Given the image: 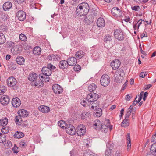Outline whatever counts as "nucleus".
Returning a JSON list of instances; mask_svg holds the SVG:
<instances>
[{
	"label": "nucleus",
	"instance_id": "obj_60",
	"mask_svg": "<svg viewBox=\"0 0 156 156\" xmlns=\"http://www.w3.org/2000/svg\"><path fill=\"white\" fill-rule=\"evenodd\" d=\"M138 96L139 95H137L136 98H135L134 101L133 102V103L132 105L135 106L140 101H139V100H137V99L138 98Z\"/></svg>",
	"mask_w": 156,
	"mask_h": 156
},
{
	"label": "nucleus",
	"instance_id": "obj_10",
	"mask_svg": "<svg viewBox=\"0 0 156 156\" xmlns=\"http://www.w3.org/2000/svg\"><path fill=\"white\" fill-rule=\"evenodd\" d=\"M16 80L12 76L9 77L7 80V84L9 87L14 86L16 85Z\"/></svg>",
	"mask_w": 156,
	"mask_h": 156
},
{
	"label": "nucleus",
	"instance_id": "obj_62",
	"mask_svg": "<svg viewBox=\"0 0 156 156\" xmlns=\"http://www.w3.org/2000/svg\"><path fill=\"white\" fill-rule=\"evenodd\" d=\"M121 152L120 151L117 150L115 152L113 156H120Z\"/></svg>",
	"mask_w": 156,
	"mask_h": 156
},
{
	"label": "nucleus",
	"instance_id": "obj_38",
	"mask_svg": "<svg viewBox=\"0 0 156 156\" xmlns=\"http://www.w3.org/2000/svg\"><path fill=\"white\" fill-rule=\"evenodd\" d=\"M96 86L94 84L92 83L88 86V89L90 92H92L96 89Z\"/></svg>",
	"mask_w": 156,
	"mask_h": 156
},
{
	"label": "nucleus",
	"instance_id": "obj_30",
	"mask_svg": "<svg viewBox=\"0 0 156 156\" xmlns=\"http://www.w3.org/2000/svg\"><path fill=\"white\" fill-rule=\"evenodd\" d=\"M8 123V119L6 117L2 118L0 120V125L5 126Z\"/></svg>",
	"mask_w": 156,
	"mask_h": 156
},
{
	"label": "nucleus",
	"instance_id": "obj_34",
	"mask_svg": "<svg viewBox=\"0 0 156 156\" xmlns=\"http://www.w3.org/2000/svg\"><path fill=\"white\" fill-rule=\"evenodd\" d=\"M112 36L109 34L106 35L104 38V41L106 43L110 42L112 40Z\"/></svg>",
	"mask_w": 156,
	"mask_h": 156
},
{
	"label": "nucleus",
	"instance_id": "obj_41",
	"mask_svg": "<svg viewBox=\"0 0 156 156\" xmlns=\"http://www.w3.org/2000/svg\"><path fill=\"white\" fill-rule=\"evenodd\" d=\"M129 125V123L128 122V119H125L121 124V126L125 127L128 126Z\"/></svg>",
	"mask_w": 156,
	"mask_h": 156
},
{
	"label": "nucleus",
	"instance_id": "obj_40",
	"mask_svg": "<svg viewBox=\"0 0 156 156\" xmlns=\"http://www.w3.org/2000/svg\"><path fill=\"white\" fill-rule=\"evenodd\" d=\"M15 121L16 124L20 125V123L22 121L21 117L19 115L16 116L15 118Z\"/></svg>",
	"mask_w": 156,
	"mask_h": 156
},
{
	"label": "nucleus",
	"instance_id": "obj_31",
	"mask_svg": "<svg viewBox=\"0 0 156 156\" xmlns=\"http://www.w3.org/2000/svg\"><path fill=\"white\" fill-rule=\"evenodd\" d=\"M115 74L116 75L119 76L124 77V73L123 69H119L116 71Z\"/></svg>",
	"mask_w": 156,
	"mask_h": 156
},
{
	"label": "nucleus",
	"instance_id": "obj_4",
	"mask_svg": "<svg viewBox=\"0 0 156 156\" xmlns=\"http://www.w3.org/2000/svg\"><path fill=\"white\" fill-rule=\"evenodd\" d=\"M110 82V77L107 75L105 74L102 76L100 82L102 86H107L109 84Z\"/></svg>",
	"mask_w": 156,
	"mask_h": 156
},
{
	"label": "nucleus",
	"instance_id": "obj_43",
	"mask_svg": "<svg viewBox=\"0 0 156 156\" xmlns=\"http://www.w3.org/2000/svg\"><path fill=\"white\" fill-rule=\"evenodd\" d=\"M123 79V77L119 76L116 75L115 77V81L118 83H120L122 81Z\"/></svg>",
	"mask_w": 156,
	"mask_h": 156
},
{
	"label": "nucleus",
	"instance_id": "obj_57",
	"mask_svg": "<svg viewBox=\"0 0 156 156\" xmlns=\"http://www.w3.org/2000/svg\"><path fill=\"white\" fill-rule=\"evenodd\" d=\"M47 67H48L51 71L54 70L55 67L51 64H48Z\"/></svg>",
	"mask_w": 156,
	"mask_h": 156
},
{
	"label": "nucleus",
	"instance_id": "obj_58",
	"mask_svg": "<svg viewBox=\"0 0 156 156\" xmlns=\"http://www.w3.org/2000/svg\"><path fill=\"white\" fill-rule=\"evenodd\" d=\"M18 4L21 5H23L26 3V0H16Z\"/></svg>",
	"mask_w": 156,
	"mask_h": 156
},
{
	"label": "nucleus",
	"instance_id": "obj_61",
	"mask_svg": "<svg viewBox=\"0 0 156 156\" xmlns=\"http://www.w3.org/2000/svg\"><path fill=\"white\" fill-rule=\"evenodd\" d=\"M80 103L83 107H85L86 106L88 105L87 103L86 102V101L84 100L81 101Z\"/></svg>",
	"mask_w": 156,
	"mask_h": 156
},
{
	"label": "nucleus",
	"instance_id": "obj_7",
	"mask_svg": "<svg viewBox=\"0 0 156 156\" xmlns=\"http://www.w3.org/2000/svg\"><path fill=\"white\" fill-rule=\"evenodd\" d=\"M86 132V128L84 125L80 124L78 126L76 132L78 136H83L85 134Z\"/></svg>",
	"mask_w": 156,
	"mask_h": 156
},
{
	"label": "nucleus",
	"instance_id": "obj_33",
	"mask_svg": "<svg viewBox=\"0 0 156 156\" xmlns=\"http://www.w3.org/2000/svg\"><path fill=\"white\" fill-rule=\"evenodd\" d=\"M85 53L82 51H78L75 54V56L78 59L82 58L84 55Z\"/></svg>",
	"mask_w": 156,
	"mask_h": 156
},
{
	"label": "nucleus",
	"instance_id": "obj_28",
	"mask_svg": "<svg viewBox=\"0 0 156 156\" xmlns=\"http://www.w3.org/2000/svg\"><path fill=\"white\" fill-rule=\"evenodd\" d=\"M41 49L38 46L35 47L33 50V53L34 54L36 55H39L41 54Z\"/></svg>",
	"mask_w": 156,
	"mask_h": 156
},
{
	"label": "nucleus",
	"instance_id": "obj_21",
	"mask_svg": "<svg viewBox=\"0 0 156 156\" xmlns=\"http://www.w3.org/2000/svg\"><path fill=\"white\" fill-rule=\"evenodd\" d=\"M42 74L47 75H51L52 73L51 71L47 67H44L42 68Z\"/></svg>",
	"mask_w": 156,
	"mask_h": 156
},
{
	"label": "nucleus",
	"instance_id": "obj_47",
	"mask_svg": "<svg viewBox=\"0 0 156 156\" xmlns=\"http://www.w3.org/2000/svg\"><path fill=\"white\" fill-rule=\"evenodd\" d=\"M9 68L11 70H14L16 68V65L12 62H11L9 66Z\"/></svg>",
	"mask_w": 156,
	"mask_h": 156
},
{
	"label": "nucleus",
	"instance_id": "obj_2",
	"mask_svg": "<svg viewBox=\"0 0 156 156\" xmlns=\"http://www.w3.org/2000/svg\"><path fill=\"white\" fill-rule=\"evenodd\" d=\"M99 98V95L96 93H90L86 97V99L90 104H92Z\"/></svg>",
	"mask_w": 156,
	"mask_h": 156
},
{
	"label": "nucleus",
	"instance_id": "obj_19",
	"mask_svg": "<svg viewBox=\"0 0 156 156\" xmlns=\"http://www.w3.org/2000/svg\"><path fill=\"white\" fill-rule=\"evenodd\" d=\"M11 51L14 55H19L22 51L21 48L20 47H14L11 49Z\"/></svg>",
	"mask_w": 156,
	"mask_h": 156
},
{
	"label": "nucleus",
	"instance_id": "obj_27",
	"mask_svg": "<svg viewBox=\"0 0 156 156\" xmlns=\"http://www.w3.org/2000/svg\"><path fill=\"white\" fill-rule=\"evenodd\" d=\"M127 150L128 151L130 150L131 147V140L130 138V134L128 133L127 135Z\"/></svg>",
	"mask_w": 156,
	"mask_h": 156
},
{
	"label": "nucleus",
	"instance_id": "obj_45",
	"mask_svg": "<svg viewBox=\"0 0 156 156\" xmlns=\"http://www.w3.org/2000/svg\"><path fill=\"white\" fill-rule=\"evenodd\" d=\"M6 88L4 86L0 87V95L3 94L6 90Z\"/></svg>",
	"mask_w": 156,
	"mask_h": 156
},
{
	"label": "nucleus",
	"instance_id": "obj_56",
	"mask_svg": "<svg viewBox=\"0 0 156 156\" xmlns=\"http://www.w3.org/2000/svg\"><path fill=\"white\" fill-rule=\"evenodd\" d=\"M151 141V142H156V132L154 135L152 136Z\"/></svg>",
	"mask_w": 156,
	"mask_h": 156
},
{
	"label": "nucleus",
	"instance_id": "obj_44",
	"mask_svg": "<svg viewBox=\"0 0 156 156\" xmlns=\"http://www.w3.org/2000/svg\"><path fill=\"white\" fill-rule=\"evenodd\" d=\"M19 38L22 41H25L27 40V37L26 35L22 33L20 35Z\"/></svg>",
	"mask_w": 156,
	"mask_h": 156
},
{
	"label": "nucleus",
	"instance_id": "obj_25",
	"mask_svg": "<svg viewBox=\"0 0 156 156\" xmlns=\"http://www.w3.org/2000/svg\"><path fill=\"white\" fill-rule=\"evenodd\" d=\"M12 6V5L11 2H7L4 3L3 6V9L6 11L10 9Z\"/></svg>",
	"mask_w": 156,
	"mask_h": 156
},
{
	"label": "nucleus",
	"instance_id": "obj_63",
	"mask_svg": "<svg viewBox=\"0 0 156 156\" xmlns=\"http://www.w3.org/2000/svg\"><path fill=\"white\" fill-rule=\"evenodd\" d=\"M6 144L8 148H10L12 146V143L10 141L7 140Z\"/></svg>",
	"mask_w": 156,
	"mask_h": 156
},
{
	"label": "nucleus",
	"instance_id": "obj_39",
	"mask_svg": "<svg viewBox=\"0 0 156 156\" xmlns=\"http://www.w3.org/2000/svg\"><path fill=\"white\" fill-rule=\"evenodd\" d=\"M151 152L152 154L154 153L155 154H156V142H154L151 146Z\"/></svg>",
	"mask_w": 156,
	"mask_h": 156
},
{
	"label": "nucleus",
	"instance_id": "obj_8",
	"mask_svg": "<svg viewBox=\"0 0 156 156\" xmlns=\"http://www.w3.org/2000/svg\"><path fill=\"white\" fill-rule=\"evenodd\" d=\"M52 88L54 92L56 94H61L63 91L62 87L57 84L53 85Z\"/></svg>",
	"mask_w": 156,
	"mask_h": 156
},
{
	"label": "nucleus",
	"instance_id": "obj_5",
	"mask_svg": "<svg viewBox=\"0 0 156 156\" xmlns=\"http://www.w3.org/2000/svg\"><path fill=\"white\" fill-rule=\"evenodd\" d=\"M65 129L66 133L69 134L73 135L75 134L76 131L75 129L73 126L70 124H67Z\"/></svg>",
	"mask_w": 156,
	"mask_h": 156
},
{
	"label": "nucleus",
	"instance_id": "obj_37",
	"mask_svg": "<svg viewBox=\"0 0 156 156\" xmlns=\"http://www.w3.org/2000/svg\"><path fill=\"white\" fill-rule=\"evenodd\" d=\"M24 135V134L22 132L17 131L14 135V137L17 138H20L23 137Z\"/></svg>",
	"mask_w": 156,
	"mask_h": 156
},
{
	"label": "nucleus",
	"instance_id": "obj_11",
	"mask_svg": "<svg viewBox=\"0 0 156 156\" xmlns=\"http://www.w3.org/2000/svg\"><path fill=\"white\" fill-rule=\"evenodd\" d=\"M9 98L7 95H3L0 99L1 103L3 105H7L9 102Z\"/></svg>",
	"mask_w": 156,
	"mask_h": 156
},
{
	"label": "nucleus",
	"instance_id": "obj_1",
	"mask_svg": "<svg viewBox=\"0 0 156 156\" xmlns=\"http://www.w3.org/2000/svg\"><path fill=\"white\" fill-rule=\"evenodd\" d=\"M89 10L88 4L86 3H82L79 4L77 7L76 12L80 16L86 15Z\"/></svg>",
	"mask_w": 156,
	"mask_h": 156
},
{
	"label": "nucleus",
	"instance_id": "obj_53",
	"mask_svg": "<svg viewBox=\"0 0 156 156\" xmlns=\"http://www.w3.org/2000/svg\"><path fill=\"white\" fill-rule=\"evenodd\" d=\"M107 149L110 151L113 148V146L112 144H110V143H108L107 144Z\"/></svg>",
	"mask_w": 156,
	"mask_h": 156
},
{
	"label": "nucleus",
	"instance_id": "obj_52",
	"mask_svg": "<svg viewBox=\"0 0 156 156\" xmlns=\"http://www.w3.org/2000/svg\"><path fill=\"white\" fill-rule=\"evenodd\" d=\"M12 150L13 152L14 153H18L19 151L18 150V148L16 146V145H15L12 148Z\"/></svg>",
	"mask_w": 156,
	"mask_h": 156
},
{
	"label": "nucleus",
	"instance_id": "obj_32",
	"mask_svg": "<svg viewBox=\"0 0 156 156\" xmlns=\"http://www.w3.org/2000/svg\"><path fill=\"white\" fill-rule=\"evenodd\" d=\"M90 17H91V16H87L84 18L83 21L86 25H89L92 23V20L90 18Z\"/></svg>",
	"mask_w": 156,
	"mask_h": 156
},
{
	"label": "nucleus",
	"instance_id": "obj_20",
	"mask_svg": "<svg viewBox=\"0 0 156 156\" xmlns=\"http://www.w3.org/2000/svg\"><path fill=\"white\" fill-rule=\"evenodd\" d=\"M18 113L21 117H27L28 115V111L23 109L19 110L18 112Z\"/></svg>",
	"mask_w": 156,
	"mask_h": 156
},
{
	"label": "nucleus",
	"instance_id": "obj_23",
	"mask_svg": "<svg viewBox=\"0 0 156 156\" xmlns=\"http://www.w3.org/2000/svg\"><path fill=\"white\" fill-rule=\"evenodd\" d=\"M50 75H47L40 74L39 75V79H41L42 81L45 82H48L50 78L49 77Z\"/></svg>",
	"mask_w": 156,
	"mask_h": 156
},
{
	"label": "nucleus",
	"instance_id": "obj_17",
	"mask_svg": "<svg viewBox=\"0 0 156 156\" xmlns=\"http://www.w3.org/2000/svg\"><path fill=\"white\" fill-rule=\"evenodd\" d=\"M69 65L67 60H62L59 63V66L60 68L65 69L68 68Z\"/></svg>",
	"mask_w": 156,
	"mask_h": 156
},
{
	"label": "nucleus",
	"instance_id": "obj_46",
	"mask_svg": "<svg viewBox=\"0 0 156 156\" xmlns=\"http://www.w3.org/2000/svg\"><path fill=\"white\" fill-rule=\"evenodd\" d=\"M89 115V114L87 112H83L81 115V118L83 119H86Z\"/></svg>",
	"mask_w": 156,
	"mask_h": 156
},
{
	"label": "nucleus",
	"instance_id": "obj_48",
	"mask_svg": "<svg viewBox=\"0 0 156 156\" xmlns=\"http://www.w3.org/2000/svg\"><path fill=\"white\" fill-rule=\"evenodd\" d=\"M47 59L50 60H53L54 61L56 59H57V58H55V56L54 55L51 54L50 55L47 57Z\"/></svg>",
	"mask_w": 156,
	"mask_h": 156
},
{
	"label": "nucleus",
	"instance_id": "obj_35",
	"mask_svg": "<svg viewBox=\"0 0 156 156\" xmlns=\"http://www.w3.org/2000/svg\"><path fill=\"white\" fill-rule=\"evenodd\" d=\"M58 126L63 129H65L66 124V122L63 120H61L58 122Z\"/></svg>",
	"mask_w": 156,
	"mask_h": 156
},
{
	"label": "nucleus",
	"instance_id": "obj_18",
	"mask_svg": "<svg viewBox=\"0 0 156 156\" xmlns=\"http://www.w3.org/2000/svg\"><path fill=\"white\" fill-rule=\"evenodd\" d=\"M38 109L41 112L44 113H48L50 111L49 107L44 105H42L39 106Z\"/></svg>",
	"mask_w": 156,
	"mask_h": 156
},
{
	"label": "nucleus",
	"instance_id": "obj_49",
	"mask_svg": "<svg viewBox=\"0 0 156 156\" xmlns=\"http://www.w3.org/2000/svg\"><path fill=\"white\" fill-rule=\"evenodd\" d=\"M9 131V128L8 127H3L1 129L2 132L3 134L7 133Z\"/></svg>",
	"mask_w": 156,
	"mask_h": 156
},
{
	"label": "nucleus",
	"instance_id": "obj_29",
	"mask_svg": "<svg viewBox=\"0 0 156 156\" xmlns=\"http://www.w3.org/2000/svg\"><path fill=\"white\" fill-rule=\"evenodd\" d=\"M16 61L17 64L22 65L24 63L25 59L23 57H18L16 59Z\"/></svg>",
	"mask_w": 156,
	"mask_h": 156
},
{
	"label": "nucleus",
	"instance_id": "obj_12",
	"mask_svg": "<svg viewBox=\"0 0 156 156\" xmlns=\"http://www.w3.org/2000/svg\"><path fill=\"white\" fill-rule=\"evenodd\" d=\"M32 86H34L37 88L41 87L43 86L44 83L42 80L40 78V79H36L35 81L31 83Z\"/></svg>",
	"mask_w": 156,
	"mask_h": 156
},
{
	"label": "nucleus",
	"instance_id": "obj_59",
	"mask_svg": "<svg viewBox=\"0 0 156 156\" xmlns=\"http://www.w3.org/2000/svg\"><path fill=\"white\" fill-rule=\"evenodd\" d=\"M132 9L136 11H138L140 9V7L136 5L131 7Z\"/></svg>",
	"mask_w": 156,
	"mask_h": 156
},
{
	"label": "nucleus",
	"instance_id": "obj_26",
	"mask_svg": "<svg viewBox=\"0 0 156 156\" xmlns=\"http://www.w3.org/2000/svg\"><path fill=\"white\" fill-rule=\"evenodd\" d=\"M15 46V43L11 41H7L6 43V47L9 48H13Z\"/></svg>",
	"mask_w": 156,
	"mask_h": 156
},
{
	"label": "nucleus",
	"instance_id": "obj_36",
	"mask_svg": "<svg viewBox=\"0 0 156 156\" xmlns=\"http://www.w3.org/2000/svg\"><path fill=\"white\" fill-rule=\"evenodd\" d=\"M6 39L4 34L0 32V44H3L6 41Z\"/></svg>",
	"mask_w": 156,
	"mask_h": 156
},
{
	"label": "nucleus",
	"instance_id": "obj_6",
	"mask_svg": "<svg viewBox=\"0 0 156 156\" xmlns=\"http://www.w3.org/2000/svg\"><path fill=\"white\" fill-rule=\"evenodd\" d=\"M114 35L116 39L120 41H122L124 38L122 32L119 29H116L114 31Z\"/></svg>",
	"mask_w": 156,
	"mask_h": 156
},
{
	"label": "nucleus",
	"instance_id": "obj_54",
	"mask_svg": "<svg viewBox=\"0 0 156 156\" xmlns=\"http://www.w3.org/2000/svg\"><path fill=\"white\" fill-rule=\"evenodd\" d=\"M105 156H111V151L107 149L105 152Z\"/></svg>",
	"mask_w": 156,
	"mask_h": 156
},
{
	"label": "nucleus",
	"instance_id": "obj_9",
	"mask_svg": "<svg viewBox=\"0 0 156 156\" xmlns=\"http://www.w3.org/2000/svg\"><path fill=\"white\" fill-rule=\"evenodd\" d=\"M17 19L21 21H23L26 18V14L25 12L20 10L18 11L16 15Z\"/></svg>",
	"mask_w": 156,
	"mask_h": 156
},
{
	"label": "nucleus",
	"instance_id": "obj_24",
	"mask_svg": "<svg viewBox=\"0 0 156 156\" xmlns=\"http://www.w3.org/2000/svg\"><path fill=\"white\" fill-rule=\"evenodd\" d=\"M38 78V75L35 73H32L30 74L28 77L29 80L32 82L35 81Z\"/></svg>",
	"mask_w": 156,
	"mask_h": 156
},
{
	"label": "nucleus",
	"instance_id": "obj_50",
	"mask_svg": "<svg viewBox=\"0 0 156 156\" xmlns=\"http://www.w3.org/2000/svg\"><path fill=\"white\" fill-rule=\"evenodd\" d=\"M92 152L89 150L86 151L83 154V156H90Z\"/></svg>",
	"mask_w": 156,
	"mask_h": 156
},
{
	"label": "nucleus",
	"instance_id": "obj_42",
	"mask_svg": "<svg viewBox=\"0 0 156 156\" xmlns=\"http://www.w3.org/2000/svg\"><path fill=\"white\" fill-rule=\"evenodd\" d=\"M6 137L5 135L4 134H2L0 133V143L4 144L6 141Z\"/></svg>",
	"mask_w": 156,
	"mask_h": 156
},
{
	"label": "nucleus",
	"instance_id": "obj_22",
	"mask_svg": "<svg viewBox=\"0 0 156 156\" xmlns=\"http://www.w3.org/2000/svg\"><path fill=\"white\" fill-rule=\"evenodd\" d=\"M97 24L99 27H104L105 25V22L104 19L99 18L97 21Z\"/></svg>",
	"mask_w": 156,
	"mask_h": 156
},
{
	"label": "nucleus",
	"instance_id": "obj_15",
	"mask_svg": "<svg viewBox=\"0 0 156 156\" xmlns=\"http://www.w3.org/2000/svg\"><path fill=\"white\" fill-rule=\"evenodd\" d=\"M12 103L13 107L17 108L20 106L21 102L18 98H15L12 99Z\"/></svg>",
	"mask_w": 156,
	"mask_h": 156
},
{
	"label": "nucleus",
	"instance_id": "obj_3",
	"mask_svg": "<svg viewBox=\"0 0 156 156\" xmlns=\"http://www.w3.org/2000/svg\"><path fill=\"white\" fill-rule=\"evenodd\" d=\"M94 125L96 127L95 128L97 130H101L104 129L105 130H104L105 132V130H107L108 126L104 124L102 125L98 120H96L94 122Z\"/></svg>",
	"mask_w": 156,
	"mask_h": 156
},
{
	"label": "nucleus",
	"instance_id": "obj_13",
	"mask_svg": "<svg viewBox=\"0 0 156 156\" xmlns=\"http://www.w3.org/2000/svg\"><path fill=\"white\" fill-rule=\"evenodd\" d=\"M112 14L116 16H120L122 15L121 10L117 7H114L112 8L111 10Z\"/></svg>",
	"mask_w": 156,
	"mask_h": 156
},
{
	"label": "nucleus",
	"instance_id": "obj_16",
	"mask_svg": "<svg viewBox=\"0 0 156 156\" xmlns=\"http://www.w3.org/2000/svg\"><path fill=\"white\" fill-rule=\"evenodd\" d=\"M67 61L69 65L71 66L75 65L77 62L76 58L73 57L68 58Z\"/></svg>",
	"mask_w": 156,
	"mask_h": 156
},
{
	"label": "nucleus",
	"instance_id": "obj_14",
	"mask_svg": "<svg viewBox=\"0 0 156 156\" xmlns=\"http://www.w3.org/2000/svg\"><path fill=\"white\" fill-rule=\"evenodd\" d=\"M121 64L120 62L118 59L115 60L111 63V66L114 70H116L118 68Z\"/></svg>",
	"mask_w": 156,
	"mask_h": 156
},
{
	"label": "nucleus",
	"instance_id": "obj_55",
	"mask_svg": "<svg viewBox=\"0 0 156 156\" xmlns=\"http://www.w3.org/2000/svg\"><path fill=\"white\" fill-rule=\"evenodd\" d=\"M23 46L25 49H29L30 47V44H28L27 43H25L23 44Z\"/></svg>",
	"mask_w": 156,
	"mask_h": 156
},
{
	"label": "nucleus",
	"instance_id": "obj_64",
	"mask_svg": "<svg viewBox=\"0 0 156 156\" xmlns=\"http://www.w3.org/2000/svg\"><path fill=\"white\" fill-rule=\"evenodd\" d=\"M144 92L143 91H142L140 93V95H139L138 96V99L139 100V101H140L142 98V97L143 94H144Z\"/></svg>",
	"mask_w": 156,
	"mask_h": 156
},
{
	"label": "nucleus",
	"instance_id": "obj_51",
	"mask_svg": "<svg viewBox=\"0 0 156 156\" xmlns=\"http://www.w3.org/2000/svg\"><path fill=\"white\" fill-rule=\"evenodd\" d=\"M73 67V69L75 71H80L81 70V67L80 66L78 65H75Z\"/></svg>",
	"mask_w": 156,
	"mask_h": 156
}]
</instances>
